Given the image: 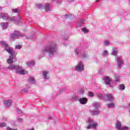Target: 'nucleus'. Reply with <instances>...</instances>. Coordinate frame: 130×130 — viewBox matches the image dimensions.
Returning a JSON list of instances; mask_svg holds the SVG:
<instances>
[{"label": "nucleus", "mask_w": 130, "mask_h": 130, "mask_svg": "<svg viewBox=\"0 0 130 130\" xmlns=\"http://www.w3.org/2000/svg\"><path fill=\"white\" fill-rule=\"evenodd\" d=\"M0 43L5 46L6 51L10 55L9 58L7 59L8 63L10 64L13 63L14 62V57L17 55V53L13 50L12 48H10L9 45L6 42H1Z\"/></svg>", "instance_id": "1"}, {"label": "nucleus", "mask_w": 130, "mask_h": 130, "mask_svg": "<svg viewBox=\"0 0 130 130\" xmlns=\"http://www.w3.org/2000/svg\"><path fill=\"white\" fill-rule=\"evenodd\" d=\"M45 51L49 53L50 56L53 55V53L56 51V48L54 47H46Z\"/></svg>", "instance_id": "2"}, {"label": "nucleus", "mask_w": 130, "mask_h": 130, "mask_svg": "<svg viewBox=\"0 0 130 130\" xmlns=\"http://www.w3.org/2000/svg\"><path fill=\"white\" fill-rule=\"evenodd\" d=\"M16 73L19 75H27L28 72L22 69V67L18 66L16 68Z\"/></svg>", "instance_id": "3"}, {"label": "nucleus", "mask_w": 130, "mask_h": 130, "mask_svg": "<svg viewBox=\"0 0 130 130\" xmlns=\"http://www.w3.org/2000/svg\"><path fill=\"white\" fill-rule=\"evenodd\" d=\"M76 70L78 72H81L84 70V65H83V63L82 62H80L78 65L76 67Z\"/></svg>", "instance_id": "4"}, {"label": "nucleus", "mask_w": 130, "mask_h": 130, "mask_svg": "<svg viewBox=\"0 0 130 130\" xmlns=\"http://www.w3.org/2000/svg\"><path fill=\"white\" fill-rule=\"evenodd\" d=\"M104 80L105 81V83L106 84V85H109L110 87H111L110 83H111V81H112V79L110 77H109V76H106V77H105Z\"/></svg>", "instance_id": "5"}, {"label": "nucleus", "mask_w": 130, "mask_h": 130, "mask_svg": "<svg viewBox=\"0 0 130 130\" xmlns=\"http://www.w3.org/2000/svg\"><path fill=\"white\" fill-rule=\"evenodd\" d=\"M20 36V31H15L14 34L11 35V37L12 39L15 40L16 38H18Z\"/></svg>", "instance_id": "6"}, {"label": "nucleus", "mask_w": 130, "mask_h": 130, "mask_svg": "<svg viewBox=\"0 0 130 130\" xmlns=\"http://www.w3.org/2000/svg\"><path fill=\"white\" fill-rule=\"evenodd\" d=\"M0 18L4 19V20H9V15L7 13H1Z\"/></svg>", "instance_id": "7"}, {"label": "nucleus", "mask_w": 130, "mask_h": 130, "mask_svg": "<svg viewBox=\"0 0 130 130\" xmlns=\"http://www.w3.org/2000/svg\"><path fill=\"white\" fill-rule=\"evenodd\" d=\"M117 61L118 63V68H121V66L123 64V61L119 58V57H117Z\"/></svg>", "instance_id": "8"}, {"label": "nucleus", "mask_w": 130, "mask_h": 130, "mask_svg": "<svg viewBox=\"0 0 130 130\" xmlns=\"http://www.w3.org/2000/svg\"><path fill=\"white\" fill-rule=\"evenodd\" d=\"M98 125V124L97 123L91 124V125H89L87 127H86V129H92V128H95L96 126Z\"/></svg>", "instance_id": "9"}, {"label": "nucleus", "mask_w": 130, "mask_h": 130, "mask_svg": "<svg viewBox=\"0 0 130 130\" xmlns=\"http://www.w3.org/2000/svg\"><path fill=\"white\" fill-rule=\"evenodd\" d=\"M87 99L86 98L80 99V103L82 105H85V104H87Z\"/></svg>", "instance_id": "10"}, {"label": "nucleus", "mask_w": 130, "mask_h": 130, "mask_svg": "<svg viewBox=\"0 0 130 130\" xmlns=\"http://www.w3.org/2000/svg\"><path fill=\"white\" fill-rule=\"evenodd\" d=\"M8 25H9V23H8V22L1 23V26L3 27V29H7V28H8Z\"/></svg>", "instance_id": "11"}, {"label": "nucleus", "mask_w": 130, "mask_h": 130, "mask_svg": "<svg viewBox=\"0 0 130 130\" xmlns=\"http://www.w3.org/2000/svg\"><path fill=\"white\" fill-rule=\"evenodd\" d=\"M44 78L45 79H49V77H47V75H48V72L47 71H43V72Z\"/></svg>", "instance_id": "12"}, {"label": "nucleus", "mask_w": 130, "mask_h": 130, "mask_svg": "<svg viewBox=\"0 0 130 130\" xmlns=\"http://www.w3.org/2000/svg\"><path fill=\"white\" fill-rule=\"evenodd\" d=\"M4 104H5L7 106L9 107L11 106V104H12V101L10 100L6 101L4 102Z\"/></svg>", "instance_id": "13"}, {"label": "nucleus", "mask_w": 130, "mask_h": 130, "mask_svg": "<svg viewBox=\"0 0 130 130\" xmlns=\"http://www.w3.org/2000/svg\"><path fill=\"white\" fill-rule=\"evenodd\" d=\"M7 69H9V70H17V67L15 65H12L10 66L9 67L7 68Z\"/></svg>", "instance_id": "14"}, {"label": "nucleus", "mask_w": 130, "mask_h": 130, "mask_svg": "<svg viewBox=\"0 0 130 130\" xmlns=\"http://www.w3.org/2000/svg\"><path fill=\"white\" fill-rule=\"evenodd\" d=\"M116 126H117V129H119V130H120L122 127H121V123L119 122H117Z\"/></svg>", "instance_id": "15"}, {"label": "nucleus", "mask_w": 130, "mask_h": 130, "mask_svg": "<svg viewBox=\"0 0 130 130\" xmlns=\"http://www.w3.org/2000/svg\"><path fill=\"white\" fill-rule=\"evenodd\" d=\"M34 61H30L27 63V66H28V67H30V66H34Z\"/></svg>", "instance_id": "16"}, {"label": "nucleus", "mask_w": 130, "mask_h": 130, "mask_svg": "<svg viewBox=\"0 0 130 130\" xmlns=\"http://www.w3.org/2000/svg\"><path fill=\"white\" fill-rule=\"evenodd\" d=\"M119 89L121 90H124L125 89V86L123 84H121L119 85Z\"/></svg>", "instance_id": "17"}, {"label": "nucleus", "mask_w": 130, "mask_h": 130, "mask_svg": "<svg viewBox=\"0 0 130 130\" xmlns=\"http://www.w3.org/2000/svg\"><path fill=\"white\" fill-rule=\"evenodd\" d=\"M108 108H113L115 107V105L114 103H111L110 104H108Z\"/></svg>", "instance_id": "18"}, {"label": "nucleus", "mask_w": 130, "mask_h": 130, "mask_svg": "<svg viewBox=\"0 0 130 130\" xmlns=\"http://www.w3.org/2000/svg\"><path fill=\"white\" fill-rule=\"evenodd\" d=\"M28 81H29V82H30V83H34L35 79H34V78L30 77H29Z\"/></svg>", "instance_id": "19"}, {"label": "nucleus", "mask_w": 130, "mask_h": 130, "mask_svg": "<svg viewBox=\"0 0 130 130\" xmlns=\"http://www.w3.org/2000/svg\"><path fill=\"white\" fill-rule=\"evenodd\" d=\"M81 31L84 33H88L89 30L87 29L86 28L84 27L82 29Z\"/></svg>", "instance_id": "20"}, {"label": "nucleus", "mask_w": 130, "mask_h": 130, "mask_svg": "<svg viewBox=\"0 0 130 130\" xmlns=\"http://www.w3.org/2000/svg\"><path fill=\"white\" fill-rule=\"evenodd\" d=\"M49 9H50V7L49 6V4L46 5L45 10L47 12L49 11Z\"/></svg>", "instance_id": "21"}, {"label": "nucleus", "mask_w": 130, "mask_h": 130, "mask_svg": "<svg viewBox=\"0 0 130 130\" xmlns=\"http://www.w3.org/2000/svg\"><path fill=\"white\" fill-rule=\"evenodd\" d=\"M88 96L89 97H93V96H94V93L92 91H89L88 92Z\"/></svg>", "instance_id": "22"}, {"label": "nucleus", "mask_w": 130, "mask_h": 130, "mask_svg": "<svg viewBox=\"0 0 130 130\" xmlns=\"http://www.w3.org/2000/svg\"><path fill=\"white\" fill-rule=\"evenodd\" d=\"M22 48V46L20 45H17L15 46V49H21Z\"/></svg>", "instance_id": "23"}, {"label": "nucleus", "mask_w": 130, "mask_h": 130, "mask_svg": "<svg viewBox=\"0 0 130 130\" xmlns=\"http://www.w3.org/2000/svg\"><path fill=\"white\" fill-rule=\"evenodd\" d=\"M6 126V123H0V127H5Z\"/></svg>", "instance_id": "24"}, {"label": "nucleus", "mask_w": 130, "mask_h": 130, "mask_svg": "<svg viewBox=\"0 0 130 130\" xmlns=\"http://www.w3.org/2000/svg\"><path fill=\"white\" fill-rule=\"evenodd\" d=\"M115 79H116L115 81H116V83H117V82H119V76L116 75Z\"/></svg>", "instance_id": "25"}, {"label": "nucleus", "mask_w": 130, "mask_h": 130, "mask_svg": "<svg viewBox=\"0 0 130 130\" xmlns=\"http://www.w3.org/2000/svg\"><path fill=\"white\" fill-rule=\"evenodd\" d=\"M128 127L127 126L122 127L119 130H127Z\"/></svg>", "instance_id": "26"}, {"label": "nucleus", "mask_w": 130, "mask_h": 130, "mask_svg": "<svg viewBox=\"0 0 130 130\" xmlns=\"http://www.w3.org/2000/svg\"><path fill=\"white\" fill-rule=\"evenodd\" d=\"M12 11L13 13H19V9H13Z\"/></svg>", "instance_id": "27"}, {"label": "nucleus", "mask_w": 130, "mask_h": 130, "mask_svg": "<svg viewBox=\"0 0 130 130\" xmlns=\"http://www.w3.org/2000/svg\"><path fill=\"white\" fill-rule=\"evenodd\" d=\"M117 52H118V51H117V50H114V51H113V55H116V54H117Z\"/></svg>", "instance_id": "28"}, {"label": "nucleus", "mask_w": 130, "mask_h": 130, "mask_svg": "<svg viewBox=\"0 0 130 130\" xmlns=\"http://www.w3.org/2000/svg\"><path fill=\"white\" fill-rule=\"evenodd\" d=\"M107 98H113L112 94H108L106 95Z\"/></svg>", "instance_id": "29"}, {"label": "nucleus", "mask_w": 130, "mask_h": 130, "mask_svg": "<svg viewBox=\"0 0 130 130\" xmlns=\"http://www.w3.org/2000/svg\"><path fill=\"white\" fill-rule=\"evenodd\" d=\"M93 114L94 115H96L99 114V111H92Z\"/></svg>", "instance_id": "30"}, {"label": "nucleus", "mask_w": 130, "mask_h": 130, "mask_svg": "<svg viewBox=\"0 0 130 130\" xmlns=\"http://www.w3.org/2000/svg\"><path fill=\"white\" fill-rule=\"evenodd\" d=\"M97 96L99 98H102L103 97V95L101 93L97 94Z\"/></svg>", "instance_id": "31"}, {"label": "nucleus", "mask_w": 130, "mask_h": 130, "mask_svg": "<svg viewBox=\"0 0 130 130\" xmlns=\"http://www.w3.org/2000/svg\"><path fill=\"white\" fill-rule=\"evenodd\" d=\"M103 53L105 55H107L108 54V51L107 50H105L103 52Z\"/></svg>", "instance_id": "32"}, {"label": "nucleus", "mask_w": 130, "mask_h": 130, "mask_svg": "<svg viewBox=\"0 0 130 130\" xmlns=\"http://www.w3.org/2000/svg\"><path fill=\"white\" fill-rule=\"evenodd\" d=\"M109 44V41H106L105 42V45L107 46V45H108Z\"/></svg>", "instance_id": "33"}, {"label": "nucleus", "mask_w": 130, "mask_h": 130, "mask_svg": "<svg viewBox=\"0 0 130 130\" xmlns=\"http://www.w3.org/2000/svg\"><path fill=\"white\" fill-rule=\"evenodd\" d=\"M88 122L89 123H91L92 122H93V120L90 118H88Z\"/></svg>", "instance_id": "34"}, {"label": "nucleus", "mask_w": 130, "mask_h": 130, "mask_svg": "<svg viewBox=\"0 0 130 130\" xmlns=\"http://www.w3.org/2000/svg\"><path fill=\"white\" fill-rule=\"evenodd\" d=\"M7 130H17L16 129H12V128H10V127L8 126L7 127Z\"/></svg>", "instance_id": "35"}, {"label": "nucleus", "mask_w": 130, "mask_h": 130, "mask_svg": "<svg viewBox=\"0 0 130 130\" xmlns=\"http://www.w3.org/2000/svg\"><path fill=\"white\" fill-rule=\"evenodd\" d=\"M62 92H63V89H61L59 91V93H61Z\"/></svg>", "instance_id": "36"}, {"label": "nucleus", "mask_w": 130, "mask_h": 130, "mask_svg": "<svg viewBox=\"0 0 130 130\" xmlns=\"http://www.w3.org/2000/svg\"><path fill=\"white\" fill-rule=\"evenodd\" d=\"M14 20H15V18H12V19H11V21H14Z\"/></svg>", "instance_id": "37"}, {"label": "nucleus", "mask_w": 130, "mask_h": 130, "mask_svg": "<svg viewBox=\"0 0 130 130\" xmlns=\"http://www.w3.org/2000/svg\"><path fill=\"white\" fill-rule=\"evenodd\" d=\"M74 0H68L69 2H73Z\"/></svg>", "instance_id": "38"}, {"label": "nucleus", "mask_w": 130, "mask_h": 130, "mask_svg": "<svg viewBox=\"0 0 130 130\" xmlns=\"http://www.w3.org/2000/svg\"><path fill=\"white\" fill-rule=\"evenodd\" d=\"M43 53H45V51H43Z\"/></svg>", "instance_id": "39"}, {"label": "nucleus", "mask_w": 130, "mask_h": 130, "mask_svg": "<svg viewBox=\"0 0 130 130\" xmlns=\"http://www.w3.org/2000/svg\"><path fill=\"white\" fill-rule=\"evenodd\" d=\"M96 2H99V0H96Z\"/></svg>", "instance_id": "40"}, {"label": "nucleus", "mask_w": 130, "mask_h": 130, "mask_svg": "<svg viewBox=\"0 0 130 130\" xmlns=\"http://www.w3.org/2000/svg\"><path fill=\"white\" fill-rule=\"evenodd\" d=\"M31 130H35V129L32 128V129H31Z\"/></svg>", "instance_id": "41"}, {"label": "nucleus", "mask_w": 130, "mask_h": 130, "mask_svg": "<svg viewBox=\"0 0 130 130\" xmlns=\"http://www.w3.org/2000/svg\"><path fill=\"white\" fill-rule=\"evenodd\" d=\"M129 113H130V109L128 110Z\"/></svg>", "instance_id": "42"}, {"label": "nucleus", "mask_w": 130, "mask_h": 130, "mask_svg": "<svg viewBox=\"0 0 130 130\" xmlns=\"http://www.w3.org/2000/svg\"><path fill=\"white\" fill-rule=\"evenodd\" d=\"M128 106L130 107V104H129Z\"/></svg>", "instance_id": "43"}]
</instances>
